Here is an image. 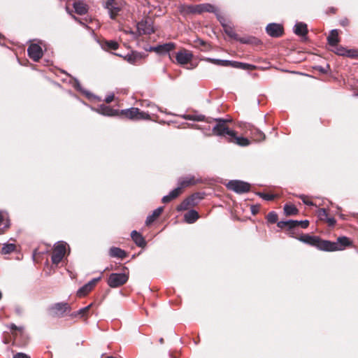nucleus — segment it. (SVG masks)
Here are the masks:
<instances>
[{
    "mask_svg": "<svg viewBox=\"0 0 358 358\" xmlns=\"http://www.w3.org/2000/svg\"><path fill=\"white\" fill-rule=\"evenodd\" d=\"M298 239L310 246L315 247L320 250L327 252L343 250L353 245V242L350 238L346 236L338 237L336 242H331L330 241L323 240L319 236H310L306 234H302Z\"/></svg>",
    "mask_w": 358,
    "mask_h": 358,
    "instance_id": "obj_1",
    "label": "nucleus"
},
{
    "mask_svg": "<svg viewBox=\"0 0 358 358\" xmlns=\"http://www.w3.org/2000/svg\"><path fill=\"white\" fill-rule=\"evenodd\" d=\"M231 121V119H215L216 124L213 127V134L224 137L229 143L241 147L248 146L250 144V141L248 138L238 136L235 131L229 129L228 124Z\"/></svg>",
    "mask_w": 358,
    "mask_h": 358,
    "instance_id": "obj_2",
    "label": "nucleus"
},
{
    "mask_svg": "<svg viewBox=\"0 0 358 358\" xmlns=\"http://www.w3.org/2000/svg\"><path fill=\"white\" fill-rule=\"evenodd\" d=\"M199 182V180L196 179L194 176L180 178L178 181V187L170 192L168 195L162 198V203H169L172 200L178 198L183 192L185 189L194 186Z\"/></svg>",
    "mask_w": 358,
    "mask_h": 358,
    "instance_id": "obj_3",
    "label": "nucleus"
},
{
    "mask_svg": "<svg viewBox=\"0 0 358 358\" xmlns=\"http://www.w3.org/2000/svg\"><path fill=\"white\" fill-rule=\"evenodd\" d=\"M124 119L132 121H138L142 120H150V115L138 108H130L128 109L118 110V115Z\"/></svg>",
    "mask_w": 358,
    "mask_h": 358,
    "instance_id": "obj_4",
    "label": "nucleus"
},
{
    "mask_svg": "<svg viewBox=\"0 0 358 358\" xmlns=\"http://www.w3.org/2000/svg\"><path fill=\"white\" fill-rule=\"evenodd\" d=\"M10 331L13 338V344L18 346H24L28 343L29 338L22 327H18L13 324L10 326Z\"/></svg>",
    "mask_w": 358,
    "mask_h": 358,
    "instance_id": "obj_5",
    "label": "nucleus"
},
{
    "mask_svg": "<svg viewBox=\"0 0 358 358\" xmlns=\"http://www.w3.org/2000/svg\"><path fill=\"white\" fill-rule=\"evenodd\" d=\"M126 3L124 0H107L105 8L108 10L110 19L115 20L122 10Z\"/></svg>",
    "mask_w": 358,
    "mask_h": 358,
    "instance_id": "obj_6",
    "label": "nucleus"
},
{
    "mask_svg": "<svg viewBox=\"0 0 358 358\" xmlns=\"http://www.w3.org/2000/svg\"><path fill=\"white\" fill-rule=\"evenodd\" d=\"M204 198L203 194L196 192L184 199L177 207V211L187 210L189 208L194 207L198 204L199 201Z\"/></svg>",
    "mask_w": 358,
    "mask_h": 358,
    "instance_id": "obj_7",
    "label": "nucleus"
},
{
    "mask_svg": "<svg viewBox=\"0 0 358 358\" xmlns=\"http://www.w3.org/2000/svg\"><path fill=\"white\" fill-rule=\"evenodd\" d=\"M127 271V268L124 267V272L122 273H113L109 275L108 279V285L112 288L119 287L124 285L129 279L128 273H125L124 271Z\"/></svg>",
    "mask_w": 358,
    "mask_h": 358,
    "instance_id": "obj_8",
    "label": "nucleus"
},
{
    "mask_svg": "<svg viewBox=\"0 0 358 358\" xmlns=\"http://www.w3.org/2000/svg\"><path fill=\"white\" fill-rule=\"evenodd\" d=\"M66 243L64 242H58L55 245L52 252V263L55 266L62 261L66 252Z\"/></svg>",
    "mask_w": 358,
    "mask_h": 358,
    "instance_id": "obj_9",
    "label": "nucleus"
},
{
    "mask_svg": "<svg viewBox=\"0 0 358 358\" xmlns=\"http://www.w3.org/2000/svg\"><path fill=\"white\" fill-rule=\"evenodd\" d=\"M71 310L70 305L66 302L56 303L48 309L50 315L57 317H64L66 313H70Z\"/></svg>",
    "mask_w": 358,
    "mask_h": 358,
    "instance_id": "obj_10",
    "label": "nucleus"
},
{
    "mask_svg": "<svg viewBox=\"0 0 358 358\" xmlns=\"http://www.w3.org/2000/svg\"><path fill=\"white\" fill-rule=\"evenodd\" d=\"M227 187L238 194H243L250 190L251 185L242 180H230L227 183Z\"/></svg>",
    "mask_w": 358,
    "mask_h": 358,
    "instance_id": "obj_11",
    "label": "nucleus"
},
{
    "mask_svg": "<svg viewBox=\"0 0 358 358\" xmlns=\"http://www.w3.org/2000/svg\"><path fill=\"white\" fill-rule=\"evenodd\" d=\"M225 34L230 38L243 44L252 43L255 40L253 37L241 38L234 31V28L227 24H222Z\"/></svg>",
    "mask_w": 358,
    "mask_h": 358,
    "instance_id": "obj_12",
    "label": "nucleus"
},
{
    "mask_svg": "<svg viewBox=\"0 0 358 358\" xmlns=\"http://www.w3.org/2000/svg\"><path fill=\"white\" fill-rule=\"evenodd\" d=\"M137 30L140 35H150L155 32L152 21L150 18L141 20L137 24Z\"/></svg>",
    "mask_w": 358,
    "mask_h": 358,
    "instance_id": "obj_13",
    "label": "nucleus"
},
{
    "mask_svg": "<svg viewBox=\"0 0 358 358\" xmlns=\"http://www.w3.org/2000/svg\"><path fill=\"white\" fill-rule=\"evenodd\" d=\"M266 33L271 37L279 38L284 34L282 25L276 23L268 24L266 27Z\"/></svg>",
    "mask_w": 358,
    "mask_h": 358,
    "instance_id": "obj_14",
    "label": "nucleus"
},
{
    "mask_svg": "<svg viewBox=\"0 0 358 358\" xmlns=\"http://www.w3.org/2000/svg\"><path fill=\"white\" fill-rule=\"evenodd\" d=\"M27 52L29 57L34 62H38L43 55L41 47L36 43H32L29 46Z\"/></svg>",
    "mask_w": 358,
    "mask_h": 358,
    "instance_id": "obj_15",
    "label": "nucleus"
},
{
    "mask_svg": "<svg viewBox=\"0 0 358 358\" xmlns=\"http://www.w3.org/2000/svg\"><path fill=\"white\" fill-rule=\"evenodd\" d=\"M193 58L192 53L185 49H182L178 52L176 55L177 62L180 65H185L189 63Z\"/></svg>",
    "mask_w": 358,
    "mask_h": 358,
    "instance_id": "obj_16",
    "label": "nucleus"
},
{
    "mask_svg": "<svg viewBox=\"0 0 358 358\" xmlns=\"http://www.w3.org/2000/svg\"><path fill=\"white\" fill-rule=\"evenodd\" d=\"M334 49L333 51L338 55L340 56H346L350 58H357L358 57V51L355 50H348L345 48H343L341 45H336V46L333 47Z\"/></svg>",
    "mask_w": 358,
    "mask_h": 358,
    "instance_id": "obj_17",
    "label": "nucleus"
},
{
    "mask_svg": "<svg viewBox=\"0 0 358 358\" xmlns=\"http://www.w3.org/2000/svg\"><path fill=\"white\" fill-rule=\"evenodd\" d=\"M101 277L97 278H94L88 283L80 287L77 292V296L78 297H83L87 295L89 292H90L96 283L100 280Z\"/></svg>",
    "mask_w": 358,
    "mask_h": 358,
    "instance_id": "obj_18",
    "label": "nucleus"
},
{
    "mask_svg": "<svg viewBox=\"0 0 358 358\" xmlns=\"http://www.w3.org/2000/svg\"><path fill=\"white\" fill-rule=\"evenodd\" d=\"M175 48L176 44L174 43H167L162 45H157L155 47H152L150 48V50L154 51L159 55H164L174 50Z\"/></svg>",
    "mask_w": 358,
    "mask_h": 358,
    "instance_id": "obj_19",
    "label": "nucleus"
},
{
    "mask_svg": "<svg viewBox=\"0 0 358 358\" xmlns=\"http://www.w3.org/2000/svg\"><path fill=\"white\" fill-rule=\"evenodd\" d=\"M246 128L250 131V135L254 141H262L265 139V134L258 128L251 124H248Z\"/></svg>",
    "mask_w": 358,
    "mask_h": 358,
    "instance_id": "obj_20",
    "label": "nucleus"
},
{
    "mask_svg": "<svg viewBox=\"0 0 358 358\" xmlns=\"http://www.w3.org/2000/svg\"><path fill=\"white\" fill-rule=\"evenodd\" d=\"M118 110H119L113 109L105 104L99 105L96 109L97 113L106 116H117Z\"/></svg>",
    "mask_w": 358,
    "mask_h": 358,
    "instance_id": "obj_21",
    "label": "nucleus"
},
{
    "mask_svg": "<svg viewBox=\"0 0 358 358\" xmlns=\"http://www.w3.org/2000/svg\"><path fill=\"white\" fill-rule=\"evenodd\" d=\"M180 13L183 16L190 14H197L196 5L181 4L178 6Z\"/></svg>",
    "mask_w": 358,
    "mask_h": 358,
    "instance_id": "obj_22",
    "label": "nucleus"
},
{
    "mask_svg": "<svg viewBox=\"0 0 358 358\" xmlns=\"http://www.w3.org/2000/svg\"><path fill=\"white\" fill-rule=\"evenodd\" d=\"M93 306V303L88 305L87 306L80 309L77 312H74L71 314V317H80V318H84L87 320L92 313H90L91 308Z\"/></svg>",
    "mask_w": 358,
    "mask_h": 358,
    "instance_id": "obj_23",
    "label": "nucleus"
},
{
    "mask_svg": "<svg viewBox=\"0 0 358 358\" xmlns=\"http://www.w3.org/2000/svg\"><path fill=\"white\" fill-rule=\"evenodd\" d=\"M131 236L134 242L137 246L141 248H145L146 246V241L144 237L136 231H133L131 234Z\"/></svg>",
    "mask_w": 358,
    "mask_h": 358,
    "instance_id": "obj_24",
    "label": "nucleus"
},
{
    "mask_svg": "<svg viewBox=\"0 0 358 358\" xmlns=\"http://www.w3.org/2000/svg\"><path fill=\"white\" fill-rule=\"evenodd\" d=\"M328 44L331 46H336L340 42V38L338 36V31L337 29H333L330 31L329 35L327 36Z\"/></svg>",
    "mask_w": 358,
    "mask_h": 358,
    "instance_id": "obj_25",
    "label": "nucleus"
},
{
    "mask_svg": "<svg viewBox=\"0 0 358 358\" xmlns=\"http://www.w3.org/2000/svg\"><path fill=\"white\" fill-rule=\"evenodd\" d=\"M109 255L112 257H117L121 259H124L127 256V252L124 250L117 247L110 248Z\"/></svg>",
    "mask_w": 358,
    "mask_h": 358,
    "instance_id": "obj_26",
    "label": "nucleus"
},
{
    "mask_svg": "<svg viewBox=\"0 0 358 358\" xmlns=\"http://www.w3.org/2000/svg\"><path fill=\"white\" fill-rule=\"evenodd\" d=\"M143 58V56L141 53L137 52H132L131 54H127L124 57V60L128 62L131 64H136L139 61H141Z\"/></svg>",
    "mask_w": 358,
    "mask_h": 358,
    "instance_id": "obj_27",
    "label": "nucleus"
},
{
    "mask_svg": "<svg viewBox=\"0 0 358 358\" xmlns=\"http://www.w3.org/2000/svg\"><path fill=\"white\" fill-rule=\"evenodd\" d=\"M199 218V215L195 210H190L184 215V220L188 224L194 223Z\"/></svg>",
    "mask_w": 358,
    "mask_h": 358,
    "instance_id": "obj_28",
    "label": "nucleus"
},
{
    "mask_svg": "<svg viewBox=\"0 0 358 358\" xmlns=\"http://www.w3.org/2000/svg\"><path fill=\"white\" fill-rule=\"evenodd\" d=\"M163 210H164L163 207H159L157 209H155L152 212V215H150L147 217V219L145 221L146 225L149 226L151 224H152L160 216V215L162 213Z\"/></svg>",
    "mask_w": 358,
    "mask_h": 358,
    "instance_id": "obj_29",
    "label": "nucleus"
},
{
    "mask_svg": "<svg viewBox=\"0 0 358 358\" xmlns=\"http://www.w3.org/2000/svg\"><path fill=\"white\" fill-rule=\"evenodd\" d=\"M294 32L299 36H306L308 34L307 24L303 22L296 23L294 27Z\"/></svg>",
    "mask_w": 358,
    "mask_h": 358,
    "instance_id": "obj_30",
    "label": "nucleus"
},
{
    "mask_svg": "<svg viewBox=\"0 0 358 358\" xmlns=\"http://www.w3.org/2000/svg\"><path fill=\"white\" fill-rule=\"evenodd\" d=\"M73 8L75 12L80 15L86 14L88 10L87 5L80 1L74 2Z\"/></svg>",
    "mask_w": 358,
    "mask_h": 358,
    "instance_id": "obj_31",
    "label": "nucleus"
},
{
    "mask_svg": "<svg viewBox=\"0 0 358 358\" xmlns=\"http://www.w3.org/2000/svg\"><path fill=\"white\" fill-rule=\"evenodd\" d=\"M229 66L249 71L254 70L256 68L254 65L235 61H230Z\"/></svg>",
    "mask_w": 358,
    "mask_h": 358,
    "instance_id": "obj_32",
    "label": "nucleus"
},
{
    "mask_svg": "<svg viewBox=\"0 0 358 358\" xmlns=\"http://www.w3.org/2000/svg\"><path fill=\"white\" fill-rule=\"evenodd\" d=\"M197 14H201L204 12L214 13L215 8L210 3H203L196 5Z\"/></svg>",
    "mask_w": 358,
    "mask_h": 358,
    "instance_id": "obj_33",
    "label": "nucleus"
},
{
    "mask_svg": "<svg viewBox=\"0 0 358 358\" xmlns=\"http://www.w3.org/2000/svg\"><path fill=\"white\" fill-rule=\"evenodd\" d=\"M284 212L287 216H290L297 215L299 210L293 204H285L284 206Z\"/></svg>",
    "mask_w": 358,
    "mask_h": 358,
    "instance_id": "obj_34",
    "label": "nucleus"
},
{
    "mask_svg": "<svg viewBox=\"0 0 358 358\" xmlns=\"http://www.w3.org/2000/svg\"><path fill=\"white\" fill-rule=\"evenodd\" d=\"M103 48L107 50H115L119 48V44L115 41H106L103 44Z\"/></svg>",
    "mask_w": 358,
    "mask_h": 358,
    "instance_id": "obj_35",
    "label": "nucleus"
},
{
    "mask_svg": "<svg viewBox=\"0 0 358 358\" xmlns=\"http://www.w3.org/2000/svg\"><path fill=\"white\" fill-rule=\"evenodd\" d=\"M9 227V220H5L2 213L0 211V234H3Z\"/></svg>",
    "mask_w": 358,
    "mask_h": 358,
    "instance_id": "obj_36",
    "label": "nucleus"
},
{
    "mask_svg": "<svg viewBox=\"0 0 358 358\" xmlns=\"http://www.w3.org/2000/svg\"><path fill=\"white\" fill-rule=\"evenodd\" d=\"M16 249V245L13 243H7L3 245L1 250V252L3 255L10 254Z\"/></svg>",
    "mask_w": 358,
    "mask_h": 358,
    "instance_id": "obj_37",
    "label": "nucleus"
},
{
    "mask_svg": "<svg viewBox=\"0 0 358 358\" xmlns=\"http://www.w3.org/2000/svg\"><path fill=\"white\" fill-rule=\"evenodd\" d=\"M208 62L220 66H229L230 61L229 60H221V59H210L208 58L206 59Z\"/></svg>",
    "mask_w": 358,
    "mask_h": 358,
    "instance_id": "obj_38",
    "label": "nucleus"
},
{
    "mask_svg": "<svg viewBox=\"0 0 358 358\" xmlns=\"http://www.w3.org/2000/svg\"><path fill=\"white\" fill-rule=\"evenodd\" d=\"M293 220H288V221H280L277 222V226L279 228L283 229L287 227V229L290 230L293 229Z\"/></svg>",
    "mask_w": 358,
    "mask_h": 358,
    "instance_id": "obj_39",
    "label": "nucleus"
},
{
    "mask_svg": "<svg viewBox=\"0 0 358 358\" xmlns=\"http://www.w3.org/2000/svg\"><path fill=\"white\" fill-rule=\"evenodd\" d=\"M266 219L269 223L274 224L278 222V216L275 212L271 211V212L268 213V214L267 215Z\"/></svg>",
    "mask_w": 358,
    "mask_h": 358,
    "instance_id": "obj_40",
    "label": "nucleus"
},
{
    "mask_svg": "<svg viewBox=\"0 0 358 358\" xmlns=\"http://www.w3.org/2000/svg\"><path fill=\"white\" fill-rule=\"evenodd\" d=\"M293 229L301 227L303 229H306L309 226V221L308 220H303V221H297V220H293Z\"/></svg>",
    "mask_w": 358,
    "mask_h": 358,
    "instance_id": "obj_41",
    "label": "nucleus"
},
{
    "mask_svg": "<svg viewBox=\"0 0 358 358\" xmlns=\"http://www.w3.org/2000/svg\"><path fill=\"white\" fill-rule=\"evenodd\" d=\"M194 46L196 47V48L202 46L203 48L201 49V50H207L208 49L209 45L203 40L198 38L196 41H194Z\"/></svg>",
    "mask_w": 358,
    "mask_h": 358,
    "instance_id": "obj_42",
    "label": "nucleus"
},
{
    "mask_svg": "<svg viewBox=\"0 0 358 358\" xmlns=\"http://www.w3.org/2000/svg\"><path fill=\"white\" fill-rule=\"evenodd\" d=\"M259 195L266 201H273L276 197V195L269 193H259Z\"/></svg>",
    "mask_w": 358,
    "mask_h": 358,
    "instance_id": "obj_43",
    "label": "nucleus"
},
{
    "mask_svg": "<svg viewBox=\"0 0 358 358\" xmlns=\"http://www.w3.org/2000/svg\"><path fill=\"white\" fill-rule=\"evenodd\" d=\"M299 197L305 204H306L308 206H313L314 205L313 201H310V198L308 196L301 195Z\"/></svg>",
    "mask_w": 358,
    "mask_h": 358,
    "instance_id": "obj_44",
    "label": "nucleus"
},
{
    "mask_svg": "<svg viewBox=\"0 0 358 358\" xmlns=\"http://www.w3.org/2000/svg\"><path fill=\"white\" fill-rule=\"evenodd\" d=\"M260 210V206H252L251 207V212L252 213V215H256L259 213Z\"/></svg>",
    "mask_w": 358,
    "mask_h": 358,
    "instance_id": "obj_45",
    "label": "nucleus"
},
{
    "mask_svg": "<svg viewBox=\"0 0 358 358\" xmlns=\"http://www.w3.org/2000/svg\"><path fill=\"white\" fill-rule=\"evenodd\" d=\"M340 24L343 27H348L350 25V20L348 18L342 19L340 21Z\"/></svg>",
    "mask_w": 358,
    "mask_h": 358,
    "instance_id": "obj_46",
    "label": "nucleus"
},
{
    "mask_svg": "<svg viewBox=\"0 0 358 358\" xmlns=\"http://www.w3.org/2000/svg\"><path fill=\"white\" fill-rule=\"evenodd\" d=\"M13 358H31L24 353L19 352L14 355Z\"/></svg>",
    "mask_w": 358,
    "mask_h": 358,
    "instance_id": "obj_47",
    "label": "nucleus"
},
{
    "mask_svg": "<svg viewBox=\"0 0 358 358\" xmlns=\"http://www.w3.org/2000/svg\"><path fill=\"white\" fill-rule=\"evenodd\" d=\"M327 222L329 226H330V227H333L336 224V220L334 217L327 218Z\"/></svg>",
    "mask_w": 358,
    "mask_h": 358,
    "instance_id": "obj_48",
    "label": "nucleus"
},
{
    "mask_svg": "<svg viewBox=\"0 0 358 358\" xmlns=\"http://www.w3.org/2000/svg\"><path fill=\"white\" fill-rule=\"evenodd\" d=\"M114 98H115V96H114V95H113V94H112V95H108V96H107L106 97V99H105V100H104V101H105V102H106V103H111V102L114 100Z\"/></svg>",
    "mask_w": 358,
    "mask_h": 358,
    "instance_id": "obj_49",
    "label": "nucleus"
},
{
    "mask_svg": "<svg viewBox=\"0 0 358 358\" xmlns=\"http://www.w3.org/2000/svg\"><path fill=\"white\" fill-rule=\"evenodd\" d=\"M337 11V8H334V7H330L327 9V14H335Z\"/></svg>",
    "mask_w": 358,
    "mask_h": 358,
    "instance_id": "obj_50",
    "label": "nucleus"
},
{
    "mask_svg": "<svg viewBox=\"0 0 358 358\" xmlns=\"http://www.w3.org/2000/svg\"><path fill=\"white\" fill-rule=\"evenodd\" d=\"M195 118H196V115H187L185 117V119L189 120H195Z\"/></svg>",
    "mask_w": 358,
    "mask_h": 358,
    "instance_id": "obj_51",
    "label": "nucleus"
},
{
    "mask_svg": "<svg viewBox=\"0 0 358 358\" xmlns=\"http://www.w3.org/2000/svg\"><path fill=\"white\" fill-rule=\"evenodd\" d=\"M204 115H196L195 120L196 121H203L204 120Z\"/></svg>",
    "mask_w": 358,
    "mask_h": 358,
    "instance_id": "obj_52",
    "label": "nucleus"
},
{
    "mask_svg": "<svg viewBox=\"0 0 358 358\" xmlns=\"http://www.w3.org/2000/svg\"><path fill=\"white\" fill-rule=\"evenodd\" d=\"M317 69L324 73H326L327 72V70H326L325 69L322 68V66H317Z\"/></svg>",
    "mask_w": 358,
    "mask_h": 358,
    "instance_id": "obj_53",
    "label": "nucleus"
},
{
    "mask_svg": "<svg viewBox=\"0 0 358 358\" xmlns=\"http://www.w3.org/2000/svg\"><path fill=\"white\" fill-rule=\"evenodd\" d=\"M320 211H321L320 215H325V216L327 215V213L325 209L322 208V209H321Z\"/></svg>",
    "mask_w": 358,
    "mask_h": 358,
    "instance_id": "obj_54",
    "label": "nucleus"
},
{
    "mask_svg": "<svg viewBox=\"0 0 358 358\" xmlns=\"http://www.w3.org/2000/svg\"><path fill=\"white\" fill-rule=\"evenodd\" d=\"M37 253V250H34L33 252V257H35Z\"/></svg>",
    "mask_w": 358,
    "mask_h": 358,
    "instance_id": "obj_55",
    "label": "nucleus"
},
{
    "mask_svg": "<svg viewBox=\"0 0 358 358\" xmlns=\"http://www.w3.org/2000/svg\"><path fill=\"white\" fill-rule=\"evenodd\" d=\"M159 343H160L161 344H163V343H164V338H161L159 339Z\"/></svg>",
    "mask_w": 358,
    "mask_h": 358,
    "instance_id": "obj_56",
    "label": "nucleus"
},
{
    "mask_svg": "<svg viewBox=\"0 0 358 358\" xmlns=\"http://www.w3.org/2000/svg\"><path fill=\"white\" fill-rule=\"evenodd\" d=\"M110 269H112V267H111V268H110V267H107V268L105 269V271H108V270H110Z\"/></svg>",
    "mask_w": 358,
    "mask_h": 358,
    "instance_id": "obj_57",
    "label": "nucleus"
},
{
    "mask_svg": "<svg viewBox=\"0 0 358 358\" xmlns=\"http://www.w3.org/2000/svg\"><path fill=\"white\" fill-rule=\"evenodd\" d=\"M115 55H117V56L122 57V55H120V54L116 53Z\"/></svg>",
    "mask_w": 358,
    "mask_h": 358,
    "instance_id": "obj_58",
    "label": "nucleus"
},
{
    "mask_svg": "<svg viewBox=\"0 0 358 358\" xmlns=\"http://www.w3.org/2000/svg\"><path fill=\"white\" fill-rule=\"evenodd\" d=\"M2 297V294H1V292H0V299H1Z\"/></svg>",
    "mask_w": 358,
    "mask_h": 358,
    "instance_id": "obj_59",
    "label": "nucleus"
},
{
    "mask_svg": "<svg viewBox=\"0 0 358 358\" xmlns=\"http://www.w3.org/2000/svg\"><path fill=\"white\" fill-rule=\"evenodd\" d=\"M357 96H358V93H357Z\"/></svg>",
    "mask_w": 358,
    "mask_h": 358,
    "instance_id": "obj_60",
    "label": "nucleus"
}]
</instances>
